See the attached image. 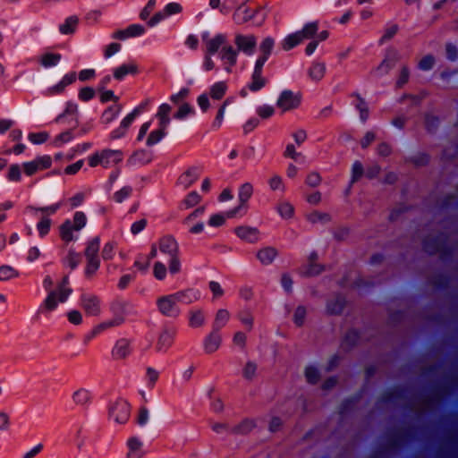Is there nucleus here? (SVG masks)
<instances>
[{"instance_id": "obj_1", "label": "nucleus", "mask_w": 458, "mask_h": 458, "mask_svg": "<svg viewBox=\"0 0 458 458\" xmlns=\"http://www.w3.org/2000/svg\"><path fill=\"white\" fill-rule=\"evenodd\" d=\"M207 52L209 55L216 54L219 49V58L222 62L224 70L227 73L233 72V68L237 64L238 52L228 43V38L225 34H216L212 38H208V33L202 35Z\"/></svg>"}, {"instance_id": "obj_2", "label": "nucleus", "mask_w": 458, "mask_h": 458, "mask_svg": "<svg viewBox=\"0 0 458 458\" xmlns=\"http://www.w3.org/2000/svg\"><path fill=\"white\" fill-rule=\"evenodd\" d=\"M199 299V293L193 289L181 290L171 294L159 296L157 301L158 312L168 318H176L180 315L181 310L178 302L191 304Z\"/></svg>"}, {"instance_id": "obj_3", "label": "nucleus", "mask_w": 458, "mask_h": 458, "mask_svg": "<svg viewBox=\"0 0 458 458\" xmlns=\"http://www.w3.org/2000/svg\"><path fill=\"white\" fill-rule=\"evenodd\" d=\"M72 293V289L69 286V277L65 276L57 284L55 290L49 291L41 304V310L46 313L54 311L59 304L67 301Z\"/></svg>"}, {"instance_id": "obj_4", "label": "nucleus", "mask_w": 458, "mask_h": 458, "mask_svg": "<svg viewBox=\"0 0 458 458\" xmlns=\"http://www.w3.org/2000/svg\"><path fill=\"white\" fill-rule=\"evenodd\" d=\"M158 250L169 257L168 269L171 275H176L181 271V261L179 259V245L176 240L171 235H165L158 241Z\"/></svg>"}, {"instance_id": "obj_5", "label": "nucleus", "mask_w": 458, "mask_h": 458, "mask_svg": "<svg viewBox=\"0 0 458 458\" xmlns=\"http://www.w3.org/2000/svg\"><path fill=\"white\" fill-rule=\"evenodd\" d=\"M123 154L119 149L105 148L97 151L88 157V164L90 167L101 165L104 168H111L122 162Z\"/></svg>"}, {"instance_id": "obj_6", "label": "nucleus", "mask_w": 458, "mask_h": 458, "mask_svg": "<svg viewBox=\"0 0 458 458\" xmlns=\"http://www.w3.org/2000/svg\"><path fill=\"white\" fill-rule=\"evenodd\" d=\"M318 28L319 24L317 21L306 23L301 30L289 34L284 38L282 42L283 49L288 51L305 39H315Z\"/></svg>"}, {"instance_id": "obj_7", "label": "nucleus", "mask_w": 458, "mask_h": 458, "mask_svg": "<svg viewBox=\"0 0 458 458\" xmlns=\"http://www.w3.org/2000/svg\"><path fill=\"white\" fill-rule=\"evenodd\" d=\"M87 223L86 215L81 211H77L73 215L72 221L66 220L60 225V237L65 242H70L75 239L73 233L81 230Z\"/></svg>"}, {"instance_id": "obj_8", "label": "nucleus", "mask_w": 458, "mask_h": 458, "mask_svg": "<svg viewBox=\"0 0 458 458\" xmlns=\"http://www.w3.org/2000/svg\"><path fill=\"white\" fill-rule=\"evenodd\" d=\"M131 416V405L123 399H117L108 407V420L116 425L125 424Z\"/></svg>"}, {"instance_id": "obj_9", "label": "nucleus", "mask_w": 458, "mask_h": 458, "mask_svg": "<svg viewBox=\"0 0 458 458\" xmlns=\"http://www.w3.org/2000/svg\"><path fill=\"white\" fill-rule=\"evenodd\" d=\"M149 102H150L149 99L145 100L144 102L140 104L137 107H135L131 113L127 114L122 120V122L120 123V125L110 133V140H115L123 138L126 134L129 127L131 125V123H133L135 118L147 108Z\"/></svg>"}, {"instance_id": "obj_10", "label": "nucleus", "mask_w": 458, "mask_h": 458, "mask_svg": "<svg viewBox=\"0 0 458 458\" xmlns=\"http://www.w3.org/2000/svg\"><path fill=\"white\" fill-rule=\"evenodd\" d=\"M80 306L87 316L98 317L102 312L101 299L92 293H81Z\"/></svg>"}, {"instance_id": "obj_11", "label": "nucleus", "mask_w": 458, "mask_h": 458, "mask_svg": "<svg viewBox=\"0 0 458 458\" xmlns=\"http://www.w3.org/2000/svg\"><path fill=\"white\" fill-rule=\"evenodd\" d=\"M51 165L52 157L50 156H38L30 161L22 163V172L26 176H33L37 173L50 168Z\"/></svg>"}, {"instance_id": "obj_12", "label": "nucleus", "mask_w": 458, "mask_h": 458, "mask_svg": "<svg viewBox=\"0 0 458 458\" xmlns=\"http://www.w3.org/2000/svg\"><path fill=\"white\" fill-rule=\"evenodd\" d=\"M234 44L237 52L246 55H252L257 47V37L254 34L237 33L234 36Z\"/></svg>"}, {"instance_id": "obj_13", "label": "nucleus", "mask_w": 458, "mask_h": 458, "mask_svg": "<svg viewBox=\"0 0 458 458\" xmlns=\"http://www.w3.org/2000/svg\"><path fill=\"white\" fill-rule=\"evenodd\" d=\"M175 336V328L164 327L157 335L156 351L157 352H166L173 346Z\"/></svg>"}, {"instance_id": "obj_14", "label": "nucleus", "mask_w": 458, "mask_h": 458, "mask_svg": "<svg viewBox=\"0 0 458 458\" xmlns=\"http://www.w3.org/2000/svg\"><path fill=\"white\" fill-rule=\"evenodd\" d=\"M301 104V95L291 90H284L276 102V106L283 111L287 112L297 108Z\"/></svg>"}, {"instance_id": "obj_15", "label": "nucleus", "mask_w": 458, "mask_h": 458, "mask_svg": "<svg viewBox=\"0 0 458 458\" xmlns=\"http://www.w3.org/2000/svg\"><path fill=\"white\" fill-rule=\"evenodd\" d=\"M401 55L398 50L390 48L387 50L384 60L377 67L375 72L378 75H384L388 73L395 64L400 61Z\"/></svg>"}, {"instance_id": "obj_16", "label": "nucleus", "mask_w": 458, "mask_h": 458, "mask_svg": "<svg viewBox=\"0 0 458 458\" xmlns=\"http://www.w3.org/2000/svg\"><path fill=\"white\" fill-rule=\"evenodd\" d=\"M131 353V341L127 338L118 339L111 352V355L115 360H123L127 359Z\"/></svg>"}, {"instance_id": "obj_17", "label": "nucleus", "mask_w": 458, "mask_h": 458, "mask_svg": "<svg viewBox=\"0 0 458 458\" xmlns=\"http://www.w3.org/2000/svg\"><path fill=\"white\" fill-rule=\"evenodd\" d=\"M253 193V186L250 182H245L239 189L238 198L239 205L232 210L226 212L228 217H234L240 210L244 208L245 204L250 199Z\"/></svg>"}, {"instance_id": "obj_18", "label": "nucleus", "mask_w": 458, "mask_h": 458, "mask_svg": "<svg viewBox=\"0 0 458 458\" xmlns=\"http://www.w3.org/2000/svg\"><path fill=\"white\" fill-rule=\"evenodd\" d=\"M205 208L199 207L190 213L183 220L182 225L188 227L189 233L192 234H199L204 231V223L197 222L196 225H191V223L197 219L199 216H201L204 214Z\"/></svg>"}, {"instance_id": "obj_19", "label": "nucleus", "mask_w": 458, "mask_h": 458, "mask_svg": "<svg viewBox=\"0 0 458 458\" xmlns=\"http://www.w3.org/2000/svg\"><path fill=\"white\" fill-rule=\"evenodd\" d=\"M76 78L77 74L75 72L65 74L58 83L47 88L45 91V95L53 97L64 93L66 87L72 84L76 81Z\"/></svg>"}, {"instance_id": "obj_20", "label": "nucleus", "mask_w": 458, "mask_h": 458, "mask_svg": "<svg viewBox=\"0 0 458 458\" xmlns=\"http://www.w3.org/2000/svg\"><path fill=\"white\" fill-rule=\"evenodd\" d=\"M275 38L272 37H266L262 39V41L259 44V49L260 55L256 60L257 64L264 65L265 63L269 58L270 55L272 54V51L275 47Z\"/></svg>"}, {"instance_id": "obj_21", "label": "nucleus", "mask_w": 458, "mask_h": 458, "mask_svg": "<svg viewBox=\"0 0 458 458\" xmlns=\"http://www.w3.org/2000/svg\"><path fill=\"white\" fill-rule=\"evenodd\" d=\"M126 458H143L145 451L143 442L136 437H131L126 441Z\"/></svg>"}, {"instance_id": "obj_22", "label": "nucleus", "mask_w": 458, "mask_h": 458, "mask_svg": "<svg viewBox=\"0 0 458 458\" xmlns=\"http://www.w3.org/2000/svg\"><path fill=\"white\" fill-rule=\"evenodd\" d=\"M326 72V64L319 61L313 62L307 70L308 78L312 83L320 82L324 79Z\"/></svg>"}, {"instance_id": "obj_23", "label": "nucleus", "mask_w": 458, "mask_h": 458, "mask_svg": "<svg viewBox=\"0 0 458 458\" xmlns=\"http://www.w3.org/2000/svg\"><path fill=\"white\" fill-rule=\"evenodd\" d=\"M258 13V9H250L245 4H241L233 13V19L237 24H244L253 19Z\"/></svg>"}, {"instance_id": "obj_24", "label": "nucleus", "mask_w": 458, "mask_h": 458, "mask_svg": "<svg viewBox=\"0 0 458 458\" xmlns=\"http://www.w3.org/2000/svg\"><path fill=\"white\" fill-rule=\"evenodd\" d=\"M72 403L83 408H87L92 402L91 391L87 387H80L72 394Z\"/></svg>"}, {"instance_id": "obj_25", "label": "nucleus", "mask_w": 458, "mask_h": 458, "mask_svg": "<svg viewBox=\"0 0 458 458\" xmlns=\"http://www.w3.org/2000/svg\"><path fill=\"white\" fill-rule=\"evenodd\" d=\"M234 232L239 238L250 243L257 242L260 238L259 231L256 227L242 225L236 227Z\"/></svg>"}, {"instance_id": "obj_26", "label": "nucleus", "mask_w": 458, "mask_h": 458, "mask_svg": "<svg viewBox=\"0 0 458 458\" xmlns=\"http://www.w3.org/2000/svg\"><path fill=\"white\" fill-rule=\"evenodd\" d=\"M206 314L202 309L194 308L188 312V325L191 328H201L206 324Z\"/></svg>"}, {"instance_id": "obj_27", "label": "nucleus", "mask_w": 458, "mask_h": 458, "mask_svg": "<svg viewBox=\"0 0 458 458\" xmlns=\"http://www.w3.org/2000/svg\"><path fill=\"white\" fill-rule=\"evenodd\" d=\"M263 66L255 64L251 75V81L248 85V89L251 91H258L265 87L267 80L262 76Z\"/></svg>"}, {"instance_id": "obj_28", "label": "nucleus", "mask_w": 458, "mask_h": 458, "mask_svg": "<svg viewBox=\"0 0 458 458\" xmlns=\"http://www.w3.org/2000/svg\"><path fill=\"white\" fill-rule=\"evenodd\" d=\"M222 342V337L218 331L212 330L210 334H208L203 343L204 351L208 354L214 353L216 352Z\"/></svg>"}, {"instance_id": "obj_29", "label": "nucleus", "mask_w": 458, "mask_h": 458, "mask_svg": "<svg viewBox=\"0 0 458 458\" xmlns=\"http://www.w3.org/2000/svg\"><path fill=\"white\" fill-rule=\"evenodd\" d=\"M278 255V251L276 248L267 246L259 249L257 251V259L264 266H268L276 259Z\"/></svg>"}, {"instance_id": "obj_30", "label": "nucleus", "mask_w": 458, "mask_h": 458, "mask_svg": "<svg viewBox=\"0 0 458 458\" xmlns=\"http://www.w3.org/2000/svg\"><path fill=\"white\" fill-rule=\"evenodd\" d=\"M318 255L316 253H311L309 256L308 265L301 269V274L306 276H313L320 274L323 270V267L317 263Z\"/></svg>"}, {"instance_id": "obj_31", "label": "nucleus", "mask_w": 458, "mask_h": 458, "mask_svg": "<svg viewBox=\"0 0 458 458\" xmlns=\"http://www.w3.org/2000/svg\"><path fill=\"white\" fill-rule=\"evenodd\" d=\"M124 322V318L123 317H115L112 319L103 321L97 325L91 331V335L94 337L105 330L110 329L112 327H118Z\"/></svg>"}, {"instance_id": "obj_32", "label": "nucleus", "mask_w": 458, "mask_h": 458, "mask_svg": "<svg viewBox=\"0 0 458 458\" xmlns=\"http://www.w3.org/2000/svg\"><path fill=\"white\" fill-rule=\"evenodd\" d=\"M199 176V173L198 168L191 167L185 171L179 178H178V185L182 186L183 189L189 188L193 182L197 181Z\"/></svg>"}, {"instance_id": "obj_33", "label": "nucleus", "mask_w": 458, "mask_h": 458, "mask_svg": "<svg viewBox=\"0 0 458 458\" xmlns=\"http://www.w3.org/2000/svg\"><path fill=\"white\" fill-rule=\"evenodd\" d=\"M138 73V66L134 62L123 64L114 70V77L117 81H122L128 74Z\"/></svg>"}, {"instance_id": "obj_34", "label": "nucleus", "mask_w": 458, "mask_h": 458, "mask_svg": "<svg viewBox=\"0 0 458 458\" xmlns=\"http://www.w3.org/2000/svg\"><path fill=\"white\" fill-rule=\"evenodd\" d=\"M228 86L226 81H217L210 86L208 96L214 100H220L224 98L227 91Z\"/></svg>"}, {"instance_id": "obj_35", "label": "nucleus", "mask_w": 458, "mask_h": 458, "mask_svg": "<svg viewBox=\"0 0 458 458\" xmlns=\"http://www.w3.org/2000/svg\"><path fill=\"white\" fill-rule=\"evenodd\" d=\"M171 112V106L168 104H162L158 107L157 117L159 119V127L167 129L170 123L169 114Z\"/></svg>"}, {"instance_id": "obj_36", "label": "nucleus", "mask_w": 458, "mask_h": 458, "mask_svg": "<svg viewBox=\"0 0 458 458\" xmlns=\"http://www.w3.org/2000/svg\"><path fill=\"white\" fill-rule=\"evenodd\" d=\"M122 106L117 104L107 107L101 115V122L108 124L113 122L120 114Z\"/></svg>"}, {"instance_id": "obj_37", "label": "nucleus", "mask_w": 458, "mask_h": 458, "mask_svg": "<svg viewBox=\"0 0 458 458\" xmlns=\"http://www.w3.org/2000/svg\"><path fill=\"white\" fill-rule=\"evenodd\" d=\"M255 427V424L250 420H244L237 425L232 426L231 434L245 435L250 433Z\"/></svg>"}, {"instance_id": "obj_38", "label": "nucleus", "mask_w": 458, "mask_h": 458, "mask_svg": "<svg viewBox=\"0 0 458 458\" xmlns=\"http://www.w3.org/2000/svg\"><path fill=\"white\" fill-rule=\"evenodd\" d=\"M230 313L224 309L218 310L213 324V330L219 331L228 322Z\"/></svg>"}, {"instance_id": "obj_39", "label": "nucleus", "mask_w": 458, "mask_h": 458, "mask_svg": "<svg viewBox=\"0 0 458 458\" xmlns=\"http://www.w3.org/2000/svg\"><path fill=\"white\" fill-rule=\"evenodd\" d=\"M100 246V240L98 237L93 238L89 242L87 248L85 250V257L86 259H99L98 251Z\"/></svg>"}, {"instance_id": "obj_40", "label": "nucleus", "mask_w": 458, "mask_h": 458, "mask_svg": "<svg viewBox=\"0 0 458 458\" xmlns=\"http://www.w3.org/2000/svg\"><path fill=\"white\" fill-rule=\"evenodd\" d=\"M60 206L61 205L59 203L38 208L30 206L26 209L33 215H37L38 212H41L42 217H47L48 216L55 214L59 209Z\"/></svg>"}, {"instance_id": "obj_41", "label": "nucleus", "mask_w": 458, "mask_h": 458, "mask_svg": "<svg viewBox=\"0 0 458 458\" xmlns=\"http://www.w3.org/2000/svg\"><path fill=\"white\" fill-rule=\"evenodd\" d=\"M277 212L284 219H290L294 215V208L288 201H282L276 207Z\"/></svg>"}, {"instance_id": "obj_42", "label": "nucleus", "mask_w": 458, "mask_h": 458, "mask_svg": "<svg viewBox=\"0 0 458 458\" xmlns=\"http://www.w3.org/2000/svg\"><path fill=\"white\" fill-rule=\"evenodd\" d=\"M201 200L200 195L197 191L190 192L181 203V208L189 209L195 207Z\"/></svg>"}, {"instance_id": "obj_43", "label": "nucleus", "mask_w": 458, "mask_h": 458, "mask_svg": "<svg viewBox=\"0 0 458 458\" xmlns=\"http://www.w3.org/2000/svg\"><path fill=\"white\" fill-rule=\"evenodd\" d=\"M344 306V298L337 296L327 302V310L330 314H339L343 310Z\"/></svg>"}, {"instance_id": "obj_44", "label": "nucleus", "mask_w": 458, "mask_h": 458, "mask_svg": "<svg viewBox=\"0 0 458 458\" xmlns=\"http://www.w3.org/2000/svg\"><path fill=\"white\" fill-rule=\"evenodd\" d=\"M61 60L60 54L47 53L41 55L40 64L46 67L55 66Z\"/></svg>"}, {"instance_id": "obj_45", "label": "nucleus", "mask_w": 458, "mask_h": 458, "mask_svg": "<svg viewBox=\"0 0 458 458\" xmlns=\"http://www.w3.org/2000/svg\"><path fill=\"white\" fill-rule=\"evenodd\" d=\"M78 24V19L74 16L69 17L60 25V32L63 34L73 33Z\"/></svg>"}, {"instance_id": "obj_46", "label": "nucleus", "mask_w": 458, "mask_h": 458, "mask_svg": "<svg viewBox=\"0 0 458 458\" xmlns=\"http://www.w3.org/2000/svg\"><path fill=\"white\" fill-rule=\"evenodd\" d=\"M22 165H11L8 168L7 179L11 182H20L21 180Z\"/></svg>"}, {"instance_id": "obj_47", "label": "nucleus", "mask_w": 458, "mask_h": 458, "mask_svg": "<svg viewBox=\"0 0 458 458\" xmlns=\"http://www.w3.org/2000/svg\"><path fill=\"white\" fill-rule=\"evenodd\" d=\"M268 185L271 191H280L284 192L285 191V185L284 183L283 178L277 174L273 175L268 180Z\"/></svg>"}, {"instance_id": "obj_48", "label": "nucleus", "mask_w": 458, "mask_h": 458, "mask_svg": "<svg viewBox=\"0 0 458 458\" xmlns=\"http://www.w3.org/2000/svg\"><path fill=\"white\" fill-rule=\"evenodd\" d=\"M18 276V271L13 267L7 265L0 267V280L6 281L17 277Z\"/></svg>"}, {"instance_id": "obj_49", "label": "nucleus", "mask_w": 458, "mask_h": 458, "mask_svg": "<svg viewBox=\"0 0 458 458\" xmlns=\"http://www.w3.org/2000/svg\"><path fill=\"white\" fill-rule=\"evenodd\" d=\"M165 130L166 129H163V128L159 127V129L151 131L147 139V142H146L147 145L153 146V145L157 144V142H159L163 139V137L165 135Z\"/></svg>"}, {"instance_id": "obj_50", "label": "nucleus", "mask_w": 458, "mask_h": 458, "mask_svg": "<svg viewBox=\"0 0 458 458\" xmlns=\"http://www.w3.org/2000/svg\"><path fill=\"white\" fill-rule=\"evenodd\" d=\"M87 266L85 267V276L87 277H92L100 266L99 259H86Z\"/></svg>"}, {"instance_id": "obj_51", "label": "nucleus", "mask_w": 458, "mask_h": 458, "mask_svg": "<svg viewBox=\"0 0 458 458\" xmlns=\"http://www.w3.org/2000/svg\"><path fill=\"white\" fill-rule=\"evenodd\" d=\"M231 103L230 99H225L218 109L217 114L213 122V127L218 129L221 127L224 120L226 106Z\"/></svg>"}, {"instance_id": "obj_52", "label": "nucleus", "mask_w": 458, "mask_h": 458, "mask_svg": "<svg viewBox=\"0 0 458 458\" xmlns=\"http://www.w3.org/2000/svg\"><path fill=\"white\" fill-rule=\"evenodd\" d=\"M193 114V107L188 103H183L179 106L178 111L174 114V118L182 120L184 119L186 116Z\"/></svg>"}, {"instance_id": "obj_53", "label": "nucleus", "mask_w": 458, "mask_h": 458, "mask_svg": "<svg viewBox=\"0 0 458 458\" xmlns=\"http://www.w3.org/2000/svg\"><path fill=\"white\" fill-rule=\"evenodd\" d=\"M307 310L304 306H298L293 314V322L296 326L301 327L304 324Z\"/></svg>"}, {"instance_id": "obj_54", "label": "nucleus", "mask_w": 458, "mask_h": 458, "mask_svg": "<svg viewBox=\"0 0 458 458\" xmlns=\"http://www.w3.org/2000/svg\"><path fill=\"white\" fill-rule=\"evenodd\" d=\"M132 189L130 186H124L114 193L113 199L117 203H122L131 194Z\"/></svg>"}, {"instance_id": "obj_55", "label": "nucleus", "mask_w": 458, "mask_h": 458, "mask_svg": "<svg viewBox=\"0 0 458 458\" xmlns=\"http://www.w3.org/2000/svg\"><path fill=\"white\" fill-rule=\"evenodd\" d=\"M28 138L33 144H41L48 140L49 134L47 131L31 132L29 134Z\"/></svg>"}, {"instance_id": "obj_56", "label": "nucleus", "mask_w": 458, "mask_h": 458, "mask_svg": "<svg viewBox=\"0 0 458 458\" xmlns=\"http://www.w3.org/2000/svg\"><path fill=\"white\" fill-rule=\"evenodd\" d=\"M166 267L160 261H157L153 267V274L156 279L164 280L166 276Z\"/></svg>"}, {"instance_id": "obj_57", "label": "nucleus", "mask_w": 458, "mask_h": 458, "mask_svg": "<svg viewBox=\"0 0 458 458\" xmlns=\"http://www.w3.org/2000/svg\"><path fill=\"white\" fill-rule=\"evenodd\" d=\"M308 220L311 223H327L330 220V216L327 213L314 211L308 216Z\"/></svg>"}, {"instance_id": "obj_58", "label": "nucleus", "mask_w": 458, "mask_h": 458, "mask_svg": "<svg viewBox=\"0 0 458 458\" xmlns=\"http://www.w3.org/2000/svg\"><path fill=\"white\" fill-rule=\"evenodd\" d=\"M284 156L285 157H290L295 161H302L304 159L302 154L297 152L295 147L293 144H288L286 146Z\"/></svg>"}, {"instance_id": "obj_59", "label": "nucleus", "mask_w": 458, "mask_h": 458, "mask_svg": "<svg viewBox=\"0 0 458 458\" xmlns=\"http://www.w3.org/2000/svg\"><path fill=\"white\" fill-rule=\"evenodd\" d=\"M50 225L51 220L45 216L42 217L41 220L37 224V229L41 238L48 233Z\"/></svg>"}, {"instance_id": "obj_60", "label": "nucleus", "mask_w": 458, "mask_h": 458, "mask_svg": "<svg viewBox=\"0 0 458 458\" xmlns=\"http://www.w3.org/2000/svg\"><path fill=\"white\" fill-rule=\"evenodd\" d=\"M72 139V133L71 131H66L57 135L54 140L53 145L55 147H61L63 144L69 142Z\"/></svg>"}, {"instance_id": "obj_61", "label": "nucleus", "mask_w": 458, "mask_h": 458, "mask_svg": "<svg viewBox=\"0 0 458 458\" xmlns=\"http://www.w3.org/2000/svg\"><path fill=\"white\" fill-rule=\"evenodd\" d=\"M398 30L399 28L396 24L386 28L383 36L379 39V43L384 44L385 42L390 40L397 33Z\"/></svg>"}, {"instance_id": "obj_62", "label": "nucleus", "mask_w": 458, "mask_h": 458, "mask_svg": "<svg viewBox=\"0 0 458 458\" xmlns=\"http://www.w3.org/2000/svg\"><path fill=\"white\" fill-rule=\"evenodd\" d=\"M363 174V166L360 161H355L352 167V180L351 182L353 183L357 182Z\"/></svg>"}, {"instance_id": "obj_63", "label": "nucleus", "mask_w": 458, "mask_h": 458, "mask_svg": "<svg viewBox=\"0 0 458 458\" xmlns=\"http://www.w3.org/2000/svg\"><path fill=\"white\" fill-rule=\"evenodd\" d=\"M256 371H257V365L252 361H249L244 366L242 374L246 379L250 380L255 377Z\"/></svg>"}, {"instance_id": "obj_64", "label": "nucleus", "mask_w": 458, "mask_h": 458, "mask_svg": "<svg viewBox=\"0 0 458 458\" xmlns=\"http://www.w3.org/2000/svg\"><path fill=\"white\" fill-rule=\"evenodd\" d=\"M435 64V58L431 55H425L420 62H419V68L422 71H428L430 70Z\"/></svg>"}]
</instances>
